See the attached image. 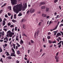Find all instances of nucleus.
Returning <instances> with one entry per match:
<instances>
[{"label":"nucleus","instance_id":"1","mask_svg":"<svg viewBox=\"0 0 63 63\" xmlns=\"http://www.w3.org/2000/svg\"><path fill=\"white\" fill-rule=\"evenodd\" d=\"M15 8H13V11L15 13L17 14L19 13V12L21 11L22 6L20 4H18L15 6Z\"/></svg>","mask_w":63,"mask_h":63},{"label":"nucleus","instance_id":"2","mask_svg":"<svg viewBox=\"0 0 63 63\" xmlns=\"http://www.w3.org/2000/svg\"><path fill=\"white\" fill-rule=\"evenodd\" d=\"M7 34H8V35L10 37H12L13 36V35H14L15 33L14 32H11L10 31H9L7 32Z\"/></svg>","mask_w":63,"mask_h":63},{"label":"nucleus","instance_id":"3","mask_svg":"<svg viewBox=\"0 0 63 63\" xmlns=\"http://www.w3.org/2000/svg\"><path fill=\"white\" fill-rule=\"evenodd\" d=\"M12 52L13 53H11V54L10 55V56H14L16 57V56L15 55V51L13 48H12Z\"/></svg>","mask_w":63,"mask_h":63},{"label":"nucleus","instance_id":"4","mask_svg":"<svg viewBox=\"0 0 63 63\" xmlns=\"http://www.w3.org/2000/svg\"><path fill=\"white\" fill-rule=\"evenodd\" d=\"M11 3L13 5L16 4V0H11Z\"/></svg>","mask_w":63,"mask_h":63},{"label":"nucleus","instance_id":"5","mask_svg":"<svg viewBox=\"0 0 63 63\" xmlns=\"http://www.w3.org/2000/svg\"><path fill=\"white\" fill-rule=\"evenodd\" d=\"M35 11V10L34 9H32L30 10V13H33Z\"/></svg>","mask_w":63,"mask_h":63},{"label":"nucleus","instance_id":"6","mask_svg":"<svg viewBox=\"0 0 63 63\" xmlns=\"http://www.w3.org/2000/svg\"><path fill=\"white\" fill-rule=\"evenodd\" d=\"M55 57L56 60V62H59V60H58V59L59 58V57L57 56H55Z\"/></svg>","mask_w":63,"mask_h":63},{"label":"nucleus","instance_id":"7","mask_svg":"<svg viewBox=\"0 0 63 63\" xmlns=\"http://www.w3.org/2000/svg\"><path fill=\"white\" fill-rule=\"evenodd\" d=\"M45 2H41L40 3V4L39 6H41V5H45Z\"/></svg>","mask_w":63,"mask_h":63},{"label":"nucleus","instance_id":"8","mask_svg":"<svg viewBox=\"0 0 63 63\" xmlns=\"http://www.w3.org/2000/svg\"><path fill=\"white\" fill-rule=\"evenodd\" d=\"M26 21V20L24 18H22L21 21H20L21 22H25Z\"/></svg>","mask_w":63,"mask_h":63},{"label":"nucleus","instance_id":"9","mask_svg":"<svg viewBox=\"0 0 63 63\" xmlns=\"http://www.w3.org/2000/svg\"><path fill=\"white\" fill-rule=\"evenodd\" d=\"M61 34L60 33H58L57 34V36H56V37H59V36H61Z\"/></svg>","mask_w":63,"mask_h":63},{"label":"nucleus","instance_id":"10","mask_svg":"<svg viewBox=\"0 0 63 63\" xmlns=\"http://www.w3.org/2000/svg\"><path fill=\"white\" fill-rule=\"evenodd\" d=\"M49 8L47 7H46V10H45V12H49Z\"/></svg>","mask_w":63,"mask_h":63},{"label":"nucleus","instance_id":"11","mask_svg":"<svg viewBox=\"0 0 63 63\" xmlns=\"http://www.w3.org/2000/svg\"><path fill=\"white\" fill-rule=\"evenodd\" d=\"M42 16L43 17H47V15H46V14H42Z\"/></svg>","mask_w":63,"mask_h":63},{"label":"nucleus","instance_id":"12","mask_svg":"<svg viewBox=\"0 0 63 63\" xmlns=\"http://www.w3.org/2000/svg\"><path fill=\"white\" fill-rule=\"evenodd\" d=\"M3 23H2L3 26H4L6 24V22L4 20L3 21Z\"/></svg>","mask_w":63,"mask_h":63},{"label":"nucleus","instance_id":"13","mask_svg":"<svg viewBox=\"0 0 63 63\" xmlns=\"http://www.w3.org/2000/svg\"><path fill=\"white\" fill-rule=\"evenodd\" d=\"M43 42H46L47 40V39H45V38H43L42 39Z\"/></svg>","mask_w":63,"mask_h":63},{"label":"nucleus","instance_id":"14","mask_svg":"<svg viewBox=\"0 0 63 63\" xmlns=\"http://www.w3.org/2000/svg\"><path fill=\"white\" fill-rule=\"evenodd\" d=\"M7 59L9 60H10V59H12V57H10V56H8V57H7Z\"/></svg>","mask_w":63,"mask_h":63},{"label":"nucleus","instance_id":"15","mask_svg":"<svg viewBox=\"0 0 63 63\" xmlns=\"http://www.w3.org/2000/svg\"><path fill=\"white\" fill-rule=\"evenodd\" d=\"M17 54H18V55H19V54H20V51H19V50H17Z\"/></svg>","mask_w":63,"mask_h":63},{"label":"nucleus","instance_id":"16","mask_svg":"<svg viewBox=\"0 0 63 63\" xmlns=\"http://www.w3.org/2000/svg\"><path fill=\"white\" fill-rule=\"evenodd\" d=\"M18 36L17 35V36L16 37V41H18L19 40L18 39Z\"/></svg>","mask_w":63,"mask_h":63},{"label":"nucleus","instance_id":"17","mask_svg":"<svg viewBox=\"0 0 63 63\" xmlns=\"http://www.w3.org/2000/svg\"><path fill=\"white\" fill-rule=\"evenodd\" d=\"M23 28L24 29L26 28V27H25V24H23Z\"/></svg>","mask_w":63,"mask_h":63},{"label":"nucleus","instance_id":"18","mask_svg":"<svg viewBox=\"0 0 63 63\" xmlns=\"http://www.w3.org/2000/svg\"><path fill=\"white\" fill-rule=\"evenodd\" d=\"M8 8L9 9L10 11L11 10V6H8Z\"/></svg>","mask_w":63,"mask_h":63},{"label":"nucleus","instance_id":"19","mask_svg":"<svg viewBox=\"0 0 63 63\" xmlns=\"http://www.w3.org/2000/svg\"><path fill=\"white\" fill-rule=\"evenodd\" d=\"M46 7L45 6H43L41 7L42 9H45Z\"/></svg>","mask_w":63,"mask_h":63},{"label":"nucleus","instance_id":"20","mask_svg":"<svg viewBox=\"0 0 63 63\" xmlns=\"http://www.w3.org/2000/svg\"><path fill=\"white\" fill-rule=\"evenodd\" d=\"M16 45L17 46V47H20V45L19 44H18V43H16Z\"/></svg>","mask_w":63,"mask_h":63},{"label":"nucleus","instance_id":"21","mask_svg":"<svg viewBox=\"0 0 63 63\" xmlns=\"http://www.w3.org/2000/svg\"><path fill=\"white\" fill-rule=\"evenodd\" d=\"M3 12V10L2 9L0 11V14H1Z\"/></svg>","mask_w":63,"mask_h":63},{"label":"nucleus","instance_id":"22","mask_svg":"<svg viewBox=\"0 0 63 63\" xmlns=\"http://www.w3.org/2000/svg\"><path fill=\"white\" fill-rule=\"evenodd\" d=\"M0 62H1L2 63H3V62H3V60H2V58H1L0 59Z\"/></svg>","mask_w":63,"mask_h":63},{"label":"nucleus","instance_id":"23","mask_svg":"<svg viewBox=\"0 0 63 63\" xmlns=\"http://www.w3.org/2000/svg\"><path fill=\"white\" fill-rule=\"evenodd\" d=\"M12 22H16V20H15L14 19L12 20Z\"/></svg>","mask_w":63,"mask_h":63},{"label":"nucleus","instance_id":"24","mask_svg":"<svg viewBox=\"0 0 63 63\" xmlns=\"http://www.w3.org/2000/svg\"><path fill=\"white\" fill-rule=\"evenodd\" d=\"M47 39L48 40H49V39H50V36H47Z\"/></svg>","mask_w":63,"mask_h":63},{"label":"nucleus","instance_id":"25","mask_svg":"<svg viewBox=\"0 0 63 63\" xmlns=\"http://www.w3.org/2000/svg\"><path fill=\"white\" fill-rule=\"evenodd\" d=\"M16 14H15L14 15V18L15 19H16Z\"/></svg>","mask_w":63,"mask_h":63},{"label":"nucleus","instance_id":"26","mask_svg":"<svg viewBox=\"0 0 63 63\" xmlns=\"http://www.w3.org/2000/svg\"><path fill=\"white\" fill-rule=\"evenodd\" d=\"M22 16V14L21 13H20L18 15V16Z\"/></svg>","mask_w":63,"mask_h":63},{"label":"nucleus","instance_id":"27","mask_svg":"<svg viewBox=\"0 0 63 63\" xmlns=\"http://www.w3.org/2000/svg\"><path fill=\"white\" fill-rule=\"evenodd\" d=\"M57 26H55V28L53 29V30H56L57 28Z\"/></svg>","mask_w":63,"mask_h":63},{"label":"nucleus","instance_id":"28","mask_svg":"<svg viewBox=\"0 0 63 63\" xmlns=\"http://www.w3.org/2000/svg\"><path fill=\"white\" fill-rule=\"evenodd\" d=\"M17 27H15V31H17Z\"/></svg>","mask_w":63,"mask_h":63},{"label":"nucleus","instance_id":"29","mask_svg":"<svg viewBox=\"0 0 63 63\" xmlns=\"http://www.w3.org/2000/svg\"><path fill=\"white\" fill-rule=\"evenodd\" d=\"M7 56H10V54H9V52H8L6 54Z\"/></svg>","mask_w":63,"mask_h":63},{"label":"nucleus","instance_id":"30","mask_svg":"<svg viewBox=\"0 0 63 63\" xmlns=\"http://www.w3.org/2000/svg\"><path fill=\"white\" fill-rule=\"evenodd\" d=\"M22 35L23 36H26V37H27V36L26 35H25V33H23L22 34Z\"/></svg>","mask_w":63,"mask_h":63},{"label":"nucleus","instance_id":"31","mask_svg":"<svg viewBox=\"0 0 63 63\" xmlns=\"http://www.w3.org/2000/svg\"><path fill=\"white\" fill-rule=\"evenodd\" d=\"M48 42L49 44H51V43H52V42L51 41L48 40Z\"/></svg>","mask_w":63,"mask_h":63},{"label":"nucleus","instance_id":"32","mask_svg":"<svg viewBox=\"0 0 63 63\" xmlns=\"http://www.w3.org/2000/svg\"><path fill=\"white\" fill-rule=\"evenodd\" d=\"M11 25V24L10 22L8 23V26H10V25Z\"/></svg>","mask_w":63,"mask_h":63},{"label":"nucleus","instance_id":"33","mask_svg":"<svg viewBox=\"0 0 63 63\" xmlns=\"http://www.w3.org/2000/svg\"><path fill=\"white\" fill-rule=\"evenodd\" d=\"M2 51V49L1 48V47H0V52H1Z\"/></svg>","mask_w":63,"mask_h":63},{"label":"nucleus","instance_id":"34","mask_svg":"<svg viewBox=\"0 0 63 63\" xmlns=\"http://www.w3.org/2000/svg\"><path fill=\"white\" fill-rule=\"evenodd\" d=\"M41 24H42V22H39L38 24L39 26H40L41 25Z\"/></svg>","mask_w":63,"mask_h":63},{"label":"nucleus","instance_id":"35","mask_svg":"<svg viewBox=\"0 0 63 63\" xmlns=\"http://www.w3.org/2000/svg\"><path fill=\"white\" fill-rule=\"evenodd\" d=\"M5 17H6V18H7V17H8V15H7V14H6L5 15Z\"/></svg>","mask_w":63,"mask_h":63},{"label":"nucleus","instance_id":"36","mask_svg":"<svg viewBox=\"0 0 63 63\" xmlns=\"http://www.w3.org/2000/svg\"><path fill=\"white\" fill-rule=\"evenodd\" d=\"M7 45L8 44H7L5 43L4 45V47H6L7 46Z\"/></svg>","mask_w":63,"mask_h":63},{"label":"nucleus","instance_id":"37","mask_svg":"<svg viewBox=\"0 0 63 63\" xmlns=\"http://www.w3.org/2000/svg\"><path fill=\"white\" fill-rule=\"evenodd\" d=\"M54 2L55 3H56L57 2H58V1L57 0H55Z\"/></svg>","mask_w":63,"mask_h":63},{"label":"nucleus","instance_id":"38","mask_svg":"<svg viewBox=\"0 0 63 63\" xmlns=\"http://www.w3.org/2000/svg\"><path fill=\"white\" fill-rule=\"evenodd\" d=\"M8 14L9 16H11V14L10 13H8Z\"/></svg>","mask_w":63,"mask_h":63},{"label":"nucleus","instance_id":"39","mask_svg":"<svg viewBox=\"0 0 63 63\" xmlns=\"http://www.w3.org/2000/svg\"><path fill=\"white\" fill-rule=\"evenodd\" d=\"M61 46V44H60L59 45H58V47H59V48H60V47Z\"/></svg>","mask_w":63,"mask_h":63},{"label":"nucleus","instance_id":"40","mask_svg":"<svg viewBox=\"0 0 63 63\" xmlns=\"http://www.w3.org/2000/svg\"><path fill=\"white\" fill-rule=\"evenodd\" d=\"M4 31L2 32V35L3 36L4 35Z\"/></svg>","mask_w":63,"mask_h":63},{"label":"nucleus","instance_id":"41","mask_svg":"<svg viewBox=\"0 0 63 63\" xmlns=\"http://www.w3.org/2000/svg\"><path fill=\"white\" fill-rule=\"evenodd\" d=\"M51 21H52L51 20V21H50L49 25H50V24L52 22Z\"/></svg>","mask_w":63,"mask_h":63},{"label":"nucleus","instance_id":"42","mask_svg":"<svg viewBox=\"0 0 63 63\" xmlns=\"http://www.w3.org/2000/svg\"><path fill=\"white\" fill-rule=\"evenodd\" d=\"M52 43H53V44L54 43H56V41L55 40V41H53Z\"/></svg>","mask_w":63,"mask_h":63},{"label":"nucleus","instance_id":"43","mask_svg":"<svg viewBox=\"0 0 63 63\" xmlns=\"http://www.w3.org/2000/svg\"><path fill=\"white\" fill-rule=\"evenodd\" d=\"M39 30H38L37 31V36H38V34H39Z\"/></svg>","mask_w":63,"mask_h":63},{"label":"nucleus","instance_id":"44","mask_svg":"<svg viewBox=\"0 0 63 63\" xmlns=\"http://www.w3.org/2000/svg\"><path fill=\"white\" fill-rule=\"evenodd\" d=\"M61 26H63V24H61V25H60V27H61Z\"/></svg>","mask_w":63,"mask_h":63},{"label":"nucleus","instance_id":"45","mask_svg":"<svg viewBox=\"0 0 63 63\" xmlns=\"http://www.w3.org/2000/svg\"><path fill=\"white\" fill-rule=\"evenodd\" d=\"M31 43H33L34 42V41H33V40H31Z\"/></svg>","mask_w":63,"mask_h":63},{"label":"nucleus","instance_id":"46","mask_svg":"<svg viewBox=\"0 0 63 63\" xmlns=\"http://www.w3.org/2000/svg\"><path fill=\"white\" fill-rule=\"evenodd\" d=\"M2 18H0V22H2Z\"/></svg>","mask_w":63,"mask_h":63},{"label":"nucleus","instance_id":"47","mask_svg":"<svg viewBox=\"0 0 63 63\" xmlns=\"http://www.w3.org/2000/svg\"><path fill=\"white\" fill-rule=\"evenodd\" d=\"M20 42L21 43H22V44H23V41L22 40H21Z\"/></svg>","mask_w":63,"mask_h":63},{"label":"nucleus","instance_id":"48","mask_svg":"<svg viewBox=\"0 0 63 63\" xmlns=\"http://www.w3.org/2000/svg\"><path fill=\"white\" fill-rule=\"evenodd\" d=\"M58 53H59V52H57L56 53V56H57L58 55Z\"/></svg>","mask_w":63,"mask_h":63},{"label":"nucleus","instance_id":"49","mask_svg":"<svg viewBox=\"0 0 63 63\" xmlns=\"http://www.w3.org/2000/svg\"><path fill=\"white\" fill-rule=\"evenodd\" d=\"M10 27H14L13 25H11L10 26Z\"/></svg>","mask_w":63,"mask_h":63},{"label":"nucleus","instance_id":"50","mask_svg":"<svg viewBox=\"0 0 63 63\" xmlns=\"http://www.w3.org/2000/svg\"><path fill=\"white\" fill-rule=\"evenodd\" d=\"M13 15H12L11 16V19H13Z\"/></svg>","mask_w":63,"mask_h":63},{"label":"nucleus","instance_id":"51","mask_svg":"<svg viewBox=\"0 0 63 63\" xmlns=\"http://www.w3.org/2000/svg\"><path fill=\"white\" fill-rule=\"evenodd\" d=\"M3 30H4V31H7V29H6L4 28L3 29Z\"/></svg>","mask_w":63,"mask_h":63},{"label":"nucleus","instance_id":"52","mask_svg":"<svg viewBox=\"0 0 63 63\" xmlns=\"http://www.w3.org/2000/svg\"><path fill=\"white\" fill-rule=\"evenodd\" d=\"M24 59L25 60H27V59L26 58V57H25L24 58Z\"/></svg>","mask_w":63,"mask_h":63},{"label":"nucleus","instance_id":"53","mask_svg":"<svg viewBox=\"0 0 63 63\" xmlns=\"http://www.w3.org/2000/svg\"><path fill=\"white\" fill-rule=\"evenodd\" d=\"M49 16H46L47 19L48 18H49Z\"/></svg>","mask_w":63,"mask_h":63},{"label":"nucleus","instance_id":"54","mask_svg":"<svg viewBox=\"0 0 63 63\" xmlns=\"http://www.w3.org/2000/svg\"><path fill=\"white\" fill-rule=\"evenodd\" d=\"M2 57H3V58H5L6 57L4 55H2Z\"/></svg>","mask_w":63,"mask_h":63},{"label":"nucleus","instance_id":"55","mask_svg":"<svg viewBox=\"0 0 63 63\" xmlns=\"http://www.w3.org/2000/svg\"><path fill=\"white\" fill-rule=\"evenodd\" d=\"M60 33H61L62 34V35H63V32H60Z\"/></svg>","mask_w":63,"mask_h":63},{"label":"nucleus","instance_id":"56","mask_svg":"<svg viewBox=\"0 0 63 63\" xmlns=\"http://www.w3.org/2000/svg\"><path fill=\"white\" fill-rule=\"evenodd\" d=\"M48 35H50V34H51V33L50 32H48Z\"/></svg>","mask_w":63,"mask_h":63},{"label":"nucleus","instance_id":"57","mask_svg":"<svg viewBox=\"0 0 63 63\" xmlns=\"http://www.w3.org/2000/svg\"><path fill=\"white\" fill-rule=\"evenodd\" d=\"M18 47L17 46H16V49H18Z\"/></svg>","mask_w":63,"mask_h":63},{"label":"nucleus","instance_id":"58","mask_svg":"<svg viewBox=\"0 0 63 63\" xmlns=\"http://www.w3.org/2000/svg\"><path fill=\"white\" fill-rule=\"evenodd\" d=\"M59 22H58L57 24V27H58V25H59Z\"/></svg>","mask_w":63,"mask_h":63},{"label":"nucleus","instance_id":"59","mask_svg":"<svg viewBox=\"0 0 63 63\" xmlns=\"http://www.w3.org/2000/svg\"><path fill=\"white\" fill-rule=\"evenodd\" d=\"M6 3H4L3 5V6H4V7H5V6H6Z\"/></svg>","mask_w":63,"mask_h":63},{"label":"nucleus","instance_id":"60","mask_svg":"<svg viewBox=\"0 0 63 63\" xmlns=\"http://www.w3.org/2000/svg\"><path fill=\"white\" fill-rule=\"evenodd\" d=\"M59 9H60V10H61V6H59Z\"/></svg>","mask_w":63,"mask_h":63},{"label":"nucleus","instance_id":"61","mask_svg":"<svg viewBox=\"0 0 63 63\" xmlns=\"http://www.w3.org/2000/svg\"><path fill=\"white\" fill-rule=\"evenodd\" d=\"M29 61L28 60L27 61V63H29Z\"/></svg>","mask_w":63,"mask_h":63},{"label":"nucleus","instance_id":"62","mask_svg":"<svg viewBox=\"0 0 63 63\" xmlns=\"http://www.w3.org/2000/svg\"><path fill=\"white\" fill-rule=\"evenodd\" d=\"M45 54H46V53H45L43 54L42 55V56H44V55H45Z\"/></svg>","mask_w":63,"mask_h":63},{"label":"nucleus","instance_id":"63","mask_svg":"<svg viewBox=\"0 0 63 63\" xmlns=\"http://www.w3.org/2000/svg\"><path fill=\"white\" fill-rule=\"evenodd\" d=\"M54 15H57V13L56 12H55L54 13Z\"/></svg>","mask_w":63,"mask_h":63},{"label":"nucleus","instance_id":"64","mask_svg":"<svg viewBox=\"0 0 63 63\" xmlns=\"http://www.w3.org/2000/svg\"><path fill=\"white\" fill-rule=\"evenodd\" d=\"M13 47H15V44L13 43Z\"/></svg>","mask_w":63,"mask_h":63}]
</instances>
